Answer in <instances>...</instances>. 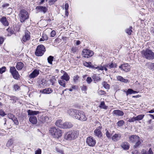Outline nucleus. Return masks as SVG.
Listing matches in <instances>:
<instances>
[{
    "instance_id": "61",
    "label": "nucleus",
    "mask_w": 154,
    "mask_h": 154,
    "mask_svg": "<svg viewBox=\"0 0 154 154\" xmlns=\"http://www.w3.org/2000/svg\"><path fill=\"white\" fill-rule=\"evenodd\" d=\"M69 7V5L68 3H66L65 4V11H67V10H68Z\"/></svg>"
},
{
    "instance_id": "46",
    "label": "nucleus",
    "mask_w": 154,
    "mask_h": 154,
    "mask_svg": "<svg viewBox=\"0 0 154 154\" xmlns=\"http://www.w3.org/2000/svg\"><path fill=\"white\" fill-rule=\"evenodd\" d=\"M106 135L109 139L111 138V135L108 130H107L106 133Z\"/></svg>"
},
{
    "instance_id": "9",
    "label": "nucleus",
    "mask_w": 154,
    "mask_h": 154,
    "mask_svg": "<svg viewBox=\"0 0 154 154\" xmlns=\"http://www.w3.org/2000/svg\"><path fill=\"white\" fill-rule=\"evenodd\" d=\"M10 72L14 79L18 80L20 78V75L19 73L14 67H11Z\"/></svg>"
},
{
    "instance_id": "1",
    "label": "nucleus",
    "mask_w": 154,
    "mask_h": 154,
    "mask_svg": "<svg viewBox=\"0 0 154 154\" xmlns=\"http://www.w3.org/2000/svg\"><path fill=\"white\" fill-rule=\"evenodd\" d=\"M129 141L131 143H135L133 148L136 149L140 147L143 142L140 137L136 135L130 136L129 138Z\"/></svg>"
},
{
    "instance_id": "62",
    "label": "nucleus",
    "mask_w": 154,
    "mask_h": 154,
    "mask_svg": "<svg viewBox=\"0 0 154 154\" xmlns=\"http://www.w3.org/2000/svg\"><path fill=\"white\" fill-rule=\"evenodd\" d=\"M19 88V87L17 85H15L14 86V88L15 91L17 90Z\"/></svg>"
},
{
    "instance_id": "63",
    "label": "nucleus",
    "mask_w": 154,
    "mask_h": 154,
    "mask_svg": "<svg viewBox=\"0 0 154 154\" xmlns=\"http://www.w3.org/2000/svg\"><path fill=\"white\" fill-rule=\"evenodd\" d=\"M89 68H91L92 69H97V66H96V65L94 66L93 65H91V64Z\"/></svg>"
},
{
    "instance_id": "24",
    "label": "nucleus",
    "mask_w": 154,
    "mask_h": 154,
    "mask_svg": "<svg viewBox=\"0 0 154 154\" xmlns=\"http://www.w3.org/2000/svg\"><path fill=\"white\" fill-rule=\"evenodd\" d=\"M113 113L115 115L119 116H122L124 114L123 111L119 110H114L113 112Z\"/></svg>"
},
{
    "instance_id": "58",
    "label": "nucleus",
    "mask_w": 154,
    "mask_h": 154,
    "mask_svg": "<svg viewBox=\"0 0 154 154\" xmlns=\"http://www.w3.org/2000/svg\"><path fill=\"white\" fill-rule=\"evenodd\" d=\"M9 4H6L2 5V7L3 8L5 9L7 8V7L9 6Z\"/></svg>"
},
{
    "instance_id": "13",
    "label": "nucleus",
    "mask_w": 154,
    "mask_h": 154,
    "mask_svg": "<svg viewBox=\"0 0 154 154\" xmlns=\"http://www.w3.org/2000/svg\"><path fill=\"white\" fill-rule=\"evenodd\" d=\"M102 128L101 126H100L97 127L94 131V135L99 138H101L102 137L103 135L101 131Z\"/></svg>"
},
{
    "instance_id": "17",
    "label": "nucleus",
    "mask_w": 154,
    "mask_h": 154,
    "mask_svg": "<svg viewBox=\"0 0 154 154\" xmlns=\"http://www.w3.org/2000/svg\"><path fill=\"white\" fill-rule=\"evenodd\" d=\"M40 120L43 123H48L50 122L51 119L48 116L45 115H43L42 116Z\"/></svg>"
},
{
    "instance_id": "52",
    "label": "nucleus",
    "mask_w": 154,
    "mask_h": 154,
    "mask_svg": "<svg viewBox=\"0 0 154 154\" xmlns=\"http://www.w3.org/2000/svg\"><path fill=\"white\" fill-rule=\"evenodd\" d=\"M56 151L57 152L61 154H64L62 150H61L58 148H56Z\"/></svg>"
},
{
    "instance_id": "41",
    "label": "nucleus",
    "mask_w": 154,
    "mask_h": 154,
    "mask_svg": "<svg viewBox=\"0 0 154 154\" xmlns=\"http://www.w3.org/2000/svg\"><path fill=\"white\" fill-rule=\"evenodd\" d=\"M13 140L12 139H10V140H8L7 144V146L8 147L12 145L13 144Z\"/></svg>"
},
{
    "instance_id": "14",
    "label": "nucleus",
    "mask_w": 154,
    "mask_h": 154,
    "mask_svg": "<svg viewBox=\"0 0 154 154\" xmlns=\"http://www.w3.org/2000/svg\"><path fill=\"white\" fill-rule=\"evenodd\" d=\"M119 68L124 71L128 72L130 70V66L128 63H125L120 66Z\"/></svg>"
},
{
    "instance_id": "20",
    "label": "nucleus",
    "mask_w": 154,
    "mask_h": 154,
    "mask_svg": "<svg viewBox=\"0 0 154 154\" xmlns=\"http://www.w3.org/2000/svg\"><path fill=\"white\" fill-rule=\"evenodd\" d=\"M72 125L71 122H66L63 123V125L61 128H70L72 127Z\"/></svg>"
},
{
    "instance_id": "33",
    "label": "nucleus",
    "mask_w": 154,
    "mask_h": 154,
    "mask_svg": "<svg viewBox=\"0 0 154 154\" xmlns=\"http://www.w3.org/2000/svg\"><path fill=\"white\" fill-rule=\"evenodd\" d=\"M117 79L118 80L123 82H128V80L125 79L120 76H117Z\"/></svg>"
},
{
    "instance_id": "26",
    "label": "nucleus",
    "mask_w": 154,
    "mask_h": 154,
    "mask_svg": "<svg viewBox=\"0 0 154 154\" xmlns=\"http://www.w3.org/2000/svg\"><path fill=\"white\" fill-rule=\"evenodd\" d=\"M24 66L23 63L21 62H18L17 63L16 68L18 70H20L22 69Z\"/></svg>"
},
{
    "instance_id": "18",
    "label": "nucleus",
    "mask_w": 154,
    "mask_h": 154,
    "mask_svg": "<svg viewBox=\"0 0 154 154\" xmlns=\"http://www.w3.org/2000/svg\"><path fill=\"white\" fill-rule=\"evenodd\" d=\"M39 73V70L35 69L29 75V77L30 79L35 78L37 77Z\"/></svg>"
},
{
    "instance_id": "43",
    "label": "nucleus",
    "mask_w": 154,
    "mask_h": 154,
    "mask_svg": "<svg viewBox=\"0 0 154 154\" xmlns=\"http://www.w3.org/2000/svg\"><path fill=\"white\" fill-rule=\"evenodd\" d=\"M93 76V79L94 81H100L101 80V78L99 76H96L95 75Z\"/></svg>"
},
{
    "instance_id": "48",
    "label": "nucleus",
    "mask_w": 154,
    "mask_h": 154,
    "mask_svg": "<svg viewBox=\"0 0 154 154\" xmlns=\"http://www.w3.org/2000/svg\"><path fill=\"white\" fill-rule=\"evenodd\" d=\"M14 122L15 124L17 125L19 124L18 121L16 117H15L12 120Z\"/></svg>"
},
{
    "instance_id": "27",
    "label": "nucleus",
    "mask_w": 154,
    "mask_h": 154,
    "mask_svg": "<svg viewBox=\"0 0 154 154\" xmlns=\"http://www.w3.org/2000/svg\"><path fill=\"white\" fill-rule=\"evenodd\" d=\"M121 147L124 149H128L129 148V144L127 142H124L121 144Z\"/></svg>"
},
{
    "instance_id": "38",
    "label": "nucleus",
    "mask_w": 154,
    "mask_h": 154,
    "mask_svg": "<svg viewBox=\"0 0 154 154\" xmlns=\"http://www.w3.org/2000/svg\"><path fill=\"white\" fill-rule=\"evenodd\" d=\"M132 27L131 26L129 28L125 30V32L126 33L129 35H131V32H132V30H131V29H132Z\"/></svg>"
},
{
    "instance_id": "59",
    "label": "nucleus",
    "mask_w": 154,
    "mask_h": 154,
    "mask_svg": "<svg viewBox=\"0 0 154 154\" xmlns=\"http://www.w3.org/2000/svg\"><path fill=\"white\" fill-rule=\"evenodd\" d=\"M99 93L100 95H103L106 93V92L100 90L99 91Z\"/></svg>"
},
{
    "instance_id": "44",
    "label": "nucleus",
    "mask_w": 154,
    "mask_h": 154,
    "mask_svg": "<svg viewBox=\"0 0 154 154\" xmlns=\"http://www.w3.org/2000/svg\"><path fill=\"white\" fill-rule=\"evenodd\" d=\"M80 88H81V90L82 91H84L85 92L87 89V87L84 85L80 87Z\"/></svg>"
},
{
    "instance_id": "28",
    "label": "nucleus",
    "mask_w": 154,
    "mask_h": 154,
    "mask_svg": "<svg viewBox=\"0 0 154 154\" xmlns=\"http://www.w3.org/2000/svg\"><path fill=\"white\" fill-rule=\"evenodd\" d=\"M141 154H153V152L152 151L151 148H150L148 151L147 152L146 150L142 149L141 152Z\"/></svg>"
},
{
    "instance_id": "2",
    "label": "nucleus",
    "mask_w": 154,
    "mask_h": 154,
    "mask_svg": "<svg viewBox=\"0 0 154 154\" xmlns=\"http://www.w3.org/2000/svg\"><path fill=\"white\" fill-rule=\"evenodd\" d=\"M49 131L51 136L55 138L58 139L62 135L61 130L55 127H53L50 128Z\"/></svg>"
},
{
    "instance_id": "56",
    "label": "nucleus",
    "mask_w": 154,
    "mask_h": 154,
    "mask_svg": "<svg viewBox=\"0 0 154 154\" xmlns=\"http://www.w3.org/2000/svg\"><path fill=\"white\" fill-rule=\"evenodd\" d=\"M9 97L11 98L10 100H13L14 101V102H16V97L14 96H10Z\"/></svg>"
},
{
    "instance_id": "19",
    "label": "nucleus",
    "mask_w": 154,
    "mask_h": 154,
    "mask_svg": "<svg viewBox=\"0 0 154 154\" xmlns=\"http://www.w3.org/2000/svg\"><path fill=\"white\" fill-rule=\"evenodd\" d=\"M121 138V135L119 134H115L112 137V139L114 142L119 140Z\"/></svg>"
},
{
    "instance_id": "34",
    "label": "nucleus",
    "mask_w": 154,
    "mask_h": 154,
    "mask_svg": "<svg viewBox=\"0 0 154 154\" xmlns=\"http://www.w3.org/2000/svg\"><path fill=\"white\" fill-rule=\"evenodd\" d=\"M6 119L5 118H2L1 119L0 124L2 125H3L5 126H6Z\"/></svg>"
},
{
    "instance_id": "6",
    "label": "nucleus",
    "mask_w": 154,
    "mask_h": 154,
    "mask_svg": "<svg viewBox=\"0 0 154 154\" xmlns=\"http://www.w3.org/2000/svg\"><path fill=\"white\" fill-rule=\"evenodd\" d=\"M78 134L75 131H69L64 135V138L66 140H71L77 137Z\"/></svg>"
},
{
    "instance_id": "12",
    "label": "nucleus",
    "mask_w": 154,
    "mask_h": 154,
    "mask_svg": "<svg viewBox=\"0 0 154 154\" xmlns=\"http://www.w3.org/2000/svg\"><path fill=\"white\" fill-rule=\"evenodd\" d=\"M86 142L89 146H94L96 143V141L93 137H87Z\"/></svg>"
},
{
    "instance_id": "4",
    "label": "nucleus",
    "mask_w": 154,
    "mask_h": 154,
    "mask_svg": "<svg viewBox=\"0 0 154 154\" xmlns=\"http://www.w3.org/2000/svg\"><path fill=\"white\" fill-rule=\"evenodd\" d=\"M143 57L147 59L152 60L154 59V53L151 50L146 49L142 51Z\"/></svg>"
},
{
    "instance_id": "8",
    "label": "nucleus",
    "mask_w": 154,
    "mask_h": 154,
    "mask_svg": "<svg viewBox=\"0 0 154 154\" xmlns=\"http://www.w3.org/2000/svg\"><path fill=\"white\" fill-rule=\"evenodd\" d=\"M77 115V116L75 117V119H78L82 121H85L87 119L85 113L82 111H78Z\"/></svg>"
},
{
    "instance_id": "40",
    "label": "nucleus",
    "mask_w": 154,
    "mask_h": 154,
    "mask_svg": "<svg viewBox=\"0 0 154 154\" xmlns=\"http://www.w3.org/2000/svg\"><path fill=\"white\" fill-rule=\"evenodd\" d=\"M102 85H103V87L106 89H109V86L107 82H104L102 83Z\"/></svg>"
},
{
    "instance_id": "16",
    "label": "nucleus",
    "mask_w": 154,
    "mask_h": 154,
    "mask_svg": "<svg viewBox=\"0 0 154 154\" xmlns=\"http://www.w3.org/2000/svg\"><path fill=\"white\" fill-rule=\"evenodd\" d=\"M30 32L28 31H25V34L22 38V40L23 42H26L27 41L29 40L30 38Z\"/></svg>"
},
{
    "instance_id": "37",
    "label": "nucleus",
    "mask_w": 154,
    "mask_h": 154,
    "mask_svg": "<svg viewBox=\"0 0 154 154\" xmlns=\"http://www.w3.org/2000/svg\"><path fill=\"white\" fill-rule=\"evenodd\" d=\"M73 80L74 82L77 83L79 81V77L78 75L74 76L73 77Z\"/></svg>"
},
{
    "instance_id": "64",
    "label": "nucleus",
    "mask_w": 154,
    "mask_h": 154,
    "mask_svg": "<svg viewBox=\"0 0 154 154\" xmlns=\"http://www.w3.org/2000/svg\"><path fill=\"white\" fill-rule=\"evenodd\" d=\"M55 80L54 79H50V81L52 83V85H53L54 84V83H55V82H54V80Z\"/></svg>"
},
{
    "instance_id": "45",
    "label": "nucleus",
    "mask_w": 154,
    "mask_h": 154,
    "mask_svg": "<svg viewBox=\"0 0 154 154\" xmlns=\"http://www.w3.org/2000/svg\"><path fill=\"white\" fill-rule=\"evenodd\" d=\"M6 67L3 66L2 68H0V74H2L5 72V71Z\"/></svg>"
},
{
    "instance_id": "22",
    "label": "nucleus",
    "mask_w": 154,
    "mask_h": 154,
    "mask_svg": "<svg viewBox=\"0 0 154 154\" xmlns=\"http://www.w3.org/2000/svg\"><path fill=\"white\" fill-rule=\"evenodd\" d=\"M0 21L5 26H8V22L5 17L3 16L2 17L0 20Z\"/></svg>"
},
{
    "instance_id": "31",
    "label": "nucleus",
    "mask_w": 154,
    "mask_h": 154,
    "mask_svg": "<svg viewBox=\"0 0 154 154\" xmlns=\"http://www.w3.org/2000/svg\"><path fill=\"white\" fill-rule=\"evenodd\" d=\"M137 93V92L134 91L131 89H128L126 92V94L127 96H128V94H135Z\"/></svg>"
},
{
    "instance_id": "10",
    "label": "nucleus",
    "mask_w": 154,
    "mask_h": 154,
    "mask_svg": "<svg viewBox=\"0 0 154 154\" xmlns=\"http://www.w3.org/2000/svg\"><path fill=\"white\" fill-rule=\"evenodd\" d=\"M93 54L92 51L89 50L88 49H84L82 50V55L84 57L87 58L92 56Z\"/></svg>"
},
{
    "instance_id": "7",
    "label": "nucleus",
    "mask_w": 154,
    "mask_h": 154,
    "mask_svg": "<svg viewBox=\"0 0 154 154\" xmlns=\"http://www.w3.org/2000/svg\"><path fill=\"white\" fill-rule=\"evenodd\" d=\"M45 51V46L42 45H40L37 46L35 54L37 56H42L44 54Z\"/></svg>"
},
{
    "instance_id": "57",
    "label": "nucleus",
    "mask_w": 154,
    "mask_h": 154,
    "mask_svg": "<svg viewBox=\"0 0 154 154\" xmlns=\"http://www.w3.org/2000/svg\"><path fill=\"white\" fill-rule=\"evenodd\" d=\"M97 69H98L99 70L103 71L104 70V67L102 66H97Z\"/></svg>"
},
{
    "instance_id": "3",
    "label": "nucleus",
    "mask_w": 154,
    "mask_h": 154,
    "mask_svg": "<svg viewBox=\"0 0 154 154\" xmlns=\"http://www.w3.org/2000/svg\"><path fill=\"white\" fill-rule=\"evenodd\" d=\"M28 115H29V121L32 124H36L37 122V120L36 115L39 114L40 112L38 111H33L29 110L28 111Z\"/></svg>"
},
{
    "instance_id": "21",
    "label": "nucleus",
    "mask_w": 154,
    "mask_h": 154,
    "mask_svg": "<svg viewBox=\"0 0 154 154\" xmlns=\"http://www.w3.org/2000/svg\"><path fill=\"white\" fill-rule=\"evenodd\" d=\"M53 92V90L52 89L48 88H46L43 89L42 90H41L40 91V92H42L44 94H49Z\"/></svg>"
},
{
    "instance_id": "11",
    "label": "nucleus",
    "mask_w": 154,
    "mask_h": 154,
    "mask_svg": "<svg viewBox=\"0 0 154 154\" xmlns=\"http://www.w3.org/2000/svg\"><path fill=\"white\" fill-rule=\"evenodd\" d=\"M35 10L37 13H42L45 14L47 12L48 9L45 6H38L36 7Z\"/></svg>"
},
{
    "instance_id": "49",
    "label": "nucleus",
    "mask_w": 154,
    "mask_h": 154,
    "mask_svg": "<svg viewBox=\"0 0 154 154\" xmlns=\"http://www.w3.org/2000/svg\"><path fill=\"white\" fill-rule=\"evenodd\" d=\"M91 64V63L90 62H85L84 63V65L86 67L89 68L90 66V65Z\"/></svg>"
},
{
    "instance_id": "15",
    "label": "nucleus",
    "mask_w": 154,
    "mask_h": 154,
    "mask_svg": "<svg viewBox=\"0 0 154 154\" xmlns=\"http://www.w3.org/2000/svg\"><path fill=\"white\" fill-rule=\"evenodd\" d=\"M78 110L73 109H70L68 110V113L71 116L75 118L77 116Z\"/></svg>"
},
{
    "instance_id": "35",
    "label": "nucleus",
    "mask_w": 154,
    "mask_h": 154,
    "mask_svg": "<svg viewBox=\"0 0 154 154\" xmlns=\"http://www.w3.org/2000/svg\"><path fill=\"white\" fill-rule=\"evenodd\" d=\"M58 82L60 85L63 86V87H65L66 84L64 80L63 79L60 80L58 81Z\"/></svg>"
},
{
    "instance_id": "30",
    "label": "nucleus",
    "mask_w": 154,
    "mask_h": 154,
    "mask_svg": "<svg viewBox=\"0 0 154 154\" xmlns=\"http://www.w3.org/2000/svg\"><path fill=\"white\" fill-rule=\"evenodd\" d=\"M63 123L62 122V121L61 119H59L57 120L56 122L55 123V125L61 128L63 125Z\"/></svg>"
},
{
    "instance_id": "47",
    "label": "nucleus",
    "mask_w": 154,
    "mask_h": 154,
    "mask_svg": "<svg viewBox=\"0 0 154 154\" xmlns=\"http://www.w3.org/2000/svg\"><path fill=\"white\" fill-rule=\"evenodd\" d=\"M8 116L9 118L12 120L15 117L14 115L11 113L8 114Z\"/></svg>"
},
{
    "instance_id": "39",
    "label": "nucleus",
    "mask_w": 154,
    "mask_h": 154,
    "mask_svg": "<svg viewBox=\"0 0 154 154\" xmlns=\"http://www.w3.org/2000/svg\"><path fill=\"white\" fill-rule=\"evenodd\" d=\"M53 57L51 56H49L48 58L47 59L48 63L50 64H52V62L53 61Z\"/></svg>"
},
{
    "instance_id": "5",
    "label": "nucleus",
    "mask_w": 154,
    "mask_h": 154,
    "mask_svg": "<svg viewBox=\"0 0 154 154\" xmlns=\"http://www.w3.org/2000/svg\"><path fill=\"white\" fill-rule=\"evenodd\" d=\"M19 18L21 23L24 22L25 20L29 18V14L26 10H21L19 14Z\"/></svg>"
},
{
    "instance_id": "23",
    "label": "nucleus",
    "mask_w": 154,
    "mask_h": 154,
    "mask_svg": "<svg viewBox=\"0 0 154 154\" xmlns=\"http://www.w3.org/2000/svg\"><path fill=\"white\" fill-rule=\"evenodd\" d=\"M61 79L65 80L66 81H68L70 77L67 73L66 72H64L63 75L60 77Z\"/></svg>"
},
{
    "instance_id": "53",
    "label": "nucleus",
    "mask_w": 154,
    "mask_h": 154,
    "mask_svg": "<svg viewBox=\"0 0 154 154\" xmlns=\"http://www.w3.org/2000/svg\"><path fill=\"white\" fill-rule=\"evenodd\" d=\"M92 81V79L90 77H88L86 79V81L88 84H90Z\"/></svg>"
},
{
    "instance_id": "36",
    "label": "nucleus",
    "mask_w": 154,
    "mask_h": 154,
    "mask_svg": "<svg viewBox=\"0 0 154 154\" xmlns=\"http://www.w3.org/2000/svg\"><path fill=\"white\" fill-rule=\"evenodd\" d=\"M99 107L105 109H107V106L105 105V103L103 101L101 102Z\"/></svg>"
},
{
    "instance_id": "32",
    "label": "nucleus",
    "mask_w": 154,
    "mask_h": 154,
    "mask_svg": "<svg viewBox=\"0 0 154 154\" xmlns=\"http://www.w3.org/2000/svg\"><path fill=\"white\" fill-rule=\"evenodd\" d=\"M145 116L144 115H139L135 117L136 121H139L143 119Z\"/></svg>"
},
{
    "instance_id": "50",
    "label": "nucleus",
    "mask_w": 154,
    "mask_h": 154,
    "mask_svg": "<svg viewBox=\"0 0 154 154\" xmlns=\"http://www.w3.org/2000/svg\"><path fill=\"white\" fill-rule=\"evenodd\" d=\"M56 35V32L54 30H52L50 33V35L51 37H54Z\"/></svg>"
},
{
    "instance_id": "60",
    "label": "nucleus",
    "mask_w": 154,
    "mask_h": 154,
    "mask_svg": "<svg viewBox=\"0 0 154 154\" xmlns=\"http://www.w3.org/2000/svg\"><path fill=\"white\" fill-rule=\"evenodd\" d=\"M133 154H140V153L137 150H135L134 151L132 152Z\"/></svg>"
},
{
    "instance_id": "51",
    "label": "nucleus",
    "mask_w": 154,
    "mask_h": 154,
    "mask_svg": "<svg viewBox=\"0 0 154 154\" xmlns=\"http://www.w3.org/2000/svg\"><path fill=\"white\" fill-rule=\"evenodd\" d=\"M42 150L41 149H38L35 151V154H41Z\"/></svg>"
},
{
    "instance_id": "25",
    "label": "nucleus",
    "mask_w": 154,
    "mask_h": 154,
    "mask_svg": "<svg viewBox=\"0 0 154 154\" xmlns=\"http://www.w3.org/2000/svg\"><path fill=\"white\" fill-rule=\"evenodd\" d=\"M146 66L149 69L154 70V63L148 62L146 64Z\"/></svg>"
},
{
    "instance_id": "42",
    "label": "nucleus",
    "mask_w": 154,
    "mask_h": 154,
    "mask_svg": "<svg viewBox=\"0 0 154 154\" xmlns=\"http://www.w3.org/2000/svg\"><path fill=\"white\" fill-rule=\"evenodd\" d=\"M124 122L123 120H121L119 121L117 123V125L118 126L120 127L122 126L124 124Z\"/></svg>"
},
{
    "instance_id": "29",
    "label": "nucleus",
    "mask_w": 154,
    "mask_h": 154,
    "mask_svg": "<svg viewBox=\"0 0 154 154\" xmlns=\"http://www.w3.org/2000/svg\"><path fill=\"white\" fill-rule=\"evenodd\" d=\"M117 65L116 63H109L106 66L107 67L111 69L112 68H116V67Z\"/></svg>"
},
{
    "instance_id": "55",
    "label": "nucleus",
    "mask_w": 154,
    "mask_h": 154,
    "mask_svg": "<svg viewBox=\"0 0 154 154\" xmlns=\"http://www.w3.org/2000/svg\"><path fill=\"white\" fill-rule=\"evenodd\" d=\"M42 37L43 39L45 41H46L48 39V37L47 35L45 34H43Z\"/></svg>"
},
{
    "instance_id": "54",
    "label": "nucleus",
    "mask_w": 154,
    "mask_h": 154,
    "mask_svg": "<svg viewBox=\"0 0 154 154\" xmlns=\"http://www.w3.org/2000/svg\"><path fill=\"white\" fill-rule=\"evenodd\" d=\"M136 121L135 117H133L132 118L129 119L128 121L129 122H133Z\"/></svg>"
}]
</instances>
